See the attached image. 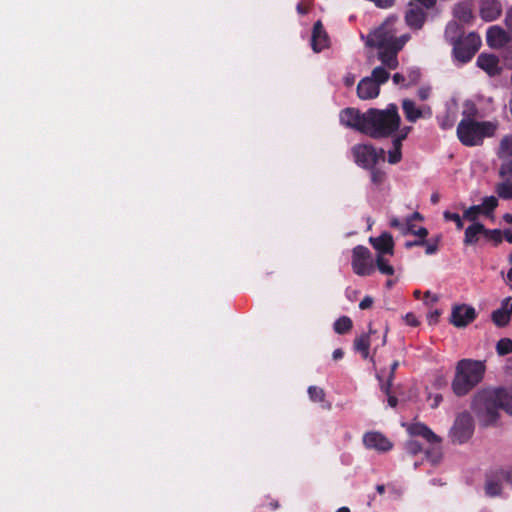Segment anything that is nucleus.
<instances>
[{
  "label": "nucleus",
  "mask_w": 512,
  "mask_h": 512,
  "mask_svg": "<svg viewBox=\"0 0 512 512\" xmlns=\"http://www.w3.org/2000/svg\"><path fill=\"white\" fill-rule=\"evenodd\" d=\"M437 119H438L439 126L442 129H449L454 125L455 120H456V115H455V112L448 110L446 115L439 116Z\"/></svg>",
  "instance_id": "473e14b6"
},
{
  "label": "nucleus",
  "mask_w": 512,
  "mask_h": 512,
  "mask_svg": "<svg viewBox=\"0 0 512 512\" xmlns=\"http://www.w3.org/2000/svg\"><path fill=\"white\" fill-rule=\"evenodd\" d=\"M376 263L377 269L385 275H393L394 268L389 264V261L383 255H377L374 261Z\"/></svg>",
  "instance_id": "c85d7f7f"
},
{
  "label": "nucleus",
  "mask_w": 512,
  "mask_h": 512,
  "mask_svg": "<svg viewBox=\"0 0 512 512\" xmlns=\"http://www.w3.org/2000/svg\"><path fill=\"white\" fill-rule=\"evenodd\" d=\"M480 211H481L480 206L469 207L467 210H465L463 217L470 221H474L477 218Z\"/></svg>",
  "instance_id": "37998d69"
},
{
  "label": "nucleus",
  "mask_w": 512,
  "mask_h": 512,
  "mask_svg": "<svg viewBox=\"0 0 512 512\" xmlns=\"http://www.w3.org/2000/svg\"><path fill=\"white\" fill-rule=\"evenodd\" d=\"M355 80H356V77L354 74L352 73H347L344 78H343V82L344 84L347 86V87H350L352 86L354 83H355Z\"/></svg>",
  "instance_id": "6e6d98bb"
},
{
  "label": "nucleus",
  "mask_w": 512,
  "mask_h": 512,
  "mask_svg": "<svg viewBox=\"0 0 512 512\" xmlns=\"http://www.w3.org/2000/svg\"><path fill=\"white\" fill-rule=\"evenodd\" d=\"M399 363L397 361H394L391 365V369H390V373H389V379H388V382L386 384H381V389L382 391H384L385 393H389L390 391V386H391V380L393 378V374L395 372V370L397 369Z\"/></svg>",
  "instance_id": "c03bdc74"
},
{
  "label": "nucleus",
  "mask_w": 512,
  "mask_h": 512,
  "mask_svg": "<svg viewBox=\"0 0 512 512\" xmlns=\"http://www.w3.org/2000/svg\"><path fill=\"white\" fill-rule=\"evenodd\" d=\"M500 175L512 177V158L502 162L500 167Z\"/></svg>",
  "instance_id": "a18cd8bd"
},
{
  "label": "nucleus",
  "mask_w": 512,
  "mask_h": 512,
  "mask_svg": "<svg viewBox=\"0 0 512 512\" xmlns=\"http://www.w3.org/2000/svg\"><path fill=\"white\" fill-rule=\"evenodd\" d=\"M404 320L410 326H414L415 327V326H417L419 324L418 319L416 318V316L413 313H407L404 316Z\"/></svg>",
  "instance_id": "603ef678"
},
{
  "label": "nucleus",
  "mask_w": 512,
  "mask_h": 512,
  "mask_svg": "<svg viewBox=\"0 0 512 512\" xmlns=\"http://www.w3.org/2000/svg\"><path fill=\"white\" fill-rule=\"evenodd\" d=\"M502 13V5L497 0H481L479 4L480 17L486 21L491 22L496 20Z\"/></svg>",
  "instance_id": "dca6fc26"
},
{
  "label": "nucleus",
  "mask_w": 512,
  "mask_h": 512,
  "mask_svg": "<svg viewBox=\"0 0 512 512\" xmlns=\"http://www.w3.org/2000/svg\"><path fill=\"white\" fill-rule=\"evenodd\" d=\"M463 34V26L460 25L457 21H450L445 29V37L452 44L458 40H460L461 35Z\"/></svg>",
  "instance_id": "a878e982"
},
{
  "label": "nucleus",
  "mask_w": 512,
  "mask_h": 512,
  "mask_svg": "<svg viewBox=\"0 0 512 512\" xmlns=\"http://www.w3.org/2000/svg\"><path fill=\"white\" fill-rule=\"evenodd\" d=\"M496 192L502 199H512V183L509 181L499 183L496 187Z\"/></svg>",
  "instance_id": "2f4dec72"
},
{
  "label": "nucleus",
  "mask_w": 512,
  "mask_h": 512,
  "mask_svg": "<svg viewBox=\"0 0 512 512\" xmlns=\"http://www.w3.org/2000/svg\"><path fill=\"white\" fill-rule=\"evenodd\" d=\"M498 156L502 160V162L512 158V135H507L502 138Z\"/></svg>",
  "instance_id": "bb28decb"
},
{
  "label": "nucleus",
  "mask_w": 512,
  "mask_h": 512,
  "mask_svg": "<svg viewBox=\"0 0 512 512\" xmlns=\"http://www.w3.org/2000/svg\"><path fill=\"white\" fill-rule=\"evenodd\" d=\"M388 404L391 407H395L397 404V399L394 396L388 394Z\"/></svg>",
  "instance_id": "680f3d73"
},
{
  "label": "nucleus",
  "mask_w": 512,
  "mask_h": 512,
  "mask_svg": "<svg viewBox=\"0 0 512 512\" xmlns=\"http://www.w3.org/2000/svg\"><path fill=\"white\" fill-rule=\"evenodd\" d=\"M405 119L410 123H415L420 119H429L432 116V108L427 104L417 105L410 99L404 98L401 102Z\"/></svg>",
  "instance_id": "f8f14e48"
},
{
  "label": "nucleus",
  "mask_w": 512,
  "mask_h": 512,
  "mask_svg": "<svg viewBox=\"0 0 512 512\" xmlns=\"http://www.w3.org/2000/svg\"><path fill=\"white\" fill-rule=\"evenodd\" d=\"M405 448H406L407 452H409L413 455L419 453L422 449L421 444L417 440H414V439L407 441Z\"/></svg>",
  "instance_id": "79ce46f5"
},
{
  "label": "nucleus",
  "mask_w": 512,
  "mask_h": 512,
  "mask_svg": "<svg viewBox=\"0 0 512 512\" xmlns=\"http://www.w3.org/2000/svg\"><path fill=\"white\" fill-rule=\"evenodd\" d=\"M369 242L377 251V255H390L394 254V241L391 234L384 232L379 237H370Z\"/></svg>",
  "instance_id": "f3484780"
},
{
  "label": "nucleus",
  "mask_w": 512,
  "mask_h": 512,
  "mask_svg": "<svg viewBox=\"0 0 512 512\" xmlns=\"http://www.w3.org/2000/svg\"><path fill=\"white\" fill-rule=\"evenodd\" d=\"M439 316H440V312L438 310L430 311L427 316L429 324L437 323Z\"/></svg>",
  "instance_id": "5fc2aeb1"
},
{
  "label": "nucleus",
  "mask_w": 512,
  "mask_h": 512,
  "mask_svg": "<svg viewBox=\"0 0 512 512\" xmlns=\"http://www.w3.org/2000/svg\"><path fill=\"white\" fill-rule=\"evenodd\" d=\"M507 27L512 31V6L508 9L505 17Z\"/></svg>",
  "instance_id": "13d9d810"
},
{
  "label": "nucleus",
  "mask_w": 512,
  "mask_h": 512,
  "mask_svg": "<svg viewBox=\"0 0 512 512\" xmlns=\"http://www.w3.org/2000/svg\"><path fill=\"white\" fill-rule=\"evenodd\" d=\"M483 237L488 240V241H491L493 242L495 245L499 244L502 242L503 238H504V231L502 232L501 230L499 229H493V230H490V229H486L484 227V234H483Z\"/></svg>",
  "instance_id": "7c9ffc66"
},
{
  "label": "nucleus",
  "mask_w": 512,
  "mask_h": 512,
  "mask_svg": "<svg viewBox=\"0 0 512 512\" xmlns=\"http://www.w3.org/2000/svg\"><path fill=\"white\" fill-rule=\"evenodd\" d=\"M417 96L421 101H426L431 96V87L430 86H422L417 90Z\"/></svg>",
  "instance_id": "49530a36"
},
{
  "label": "nucleus",
  "mask_w": 512,
  "mask_h": 512,
  "mask_svg": "<svg viewBox=\"0 0 512 512\" xmlns=\"http://www.w3.org/2000/svg\"><path fill=\"white\" fill-rule=\"evenodd\" d=\"M344 353L341 349L334 350L332 356L334 360H339L343 357Z\"/></svg>",
  "instance_id": "052dcab7"
},
{
  "label": "nucleus",
  "mask_w": 512,
  "mask_h": 512,
  "mask_svg": "<svg viewBox=\"0 0 512 512\" xmlns=\"http://www.w3.org/2000/svg\"><path fill=\"white\" fill-rule=\"evenodd\" d=\"M443 217L446 221H452L456 224V227L457 229H462L463 228V221L460 217L459 214L457 213H452V212H449V211H445L443 213Z\"/></svg>",
  "instance_id": "4c0bfd02"
},
{
  "label": "nucleus",
  "mask_w": 512,
  "mask_h": 512,
  "mask_svg": "<svg viewBox=\"0 0 512 512\" xmlns=\"http://www.w3.org/2000/svg\"><path fill=\"white\" fill-rule=\"evenodd\" d=\"M308 394L310 399L314 402H322L325 396L323 389L317 386H310L308 388Z\"/></svg>",
  "instance_id": "c9c22d12"
},
{
  "label": "nucleus",
  "mask_w": 512,
  "mask_h": 512,
  "mask_svg": "<svg viewBox=\"0 0 512 512\" xmlns=\"http://www.w3.org/2000/svg\"><path fill=\"white\" fill-rule=\"evenodd\" d=\"M376 490L379 494H383L384 491H385V486L384 485H377L376 486Z\"/></svg>",
  "instance_id": "774afa93"
},
{
  "label": "nucleus",
  "mask_w": 512,
  "mask_h": 512,
  "mask_svg": "<svg viewBox=\"0 0 512 512\" xmlns=\"http://www.w3.org/2000/svg\"><path fill=\"white\" fill-rule=\"evenodd\" d=\"M406 24L415 30H419L425 23L426 13L421 8H411L405 15Z\"/></svg>",
  "instance_id": "b1692460"
},
{
  "label": "nucleus",
  "mask_w": 512,
  "mask_h": 512,
  "mask_svg": "<svg viewBox=\"0 0 512 512\" xmlns=\"http://www.w3.org/2000/svg\"><path fill=\"white\" fill-rule=\"evenodd\" d=\"M429 400L431 401V404H430V405H431L433 408H435V407H437V406L441 403V401H442V396H441L440 394H435V395H433V396H430V397H429Z\"/></svg>",
  "instance_id": "4d7b16f0"
},
{
  "label": "nucleus",
  "mask_w": 512,
  "mask_h": 512,
  "mask_svg": "<svg viewBox=\"0 0 512 512\" xmlns=\"http://www.w3.org/2000/svg\"><path fill=\"white\" fill-rule=\"evenodd\" d=\"M420 78V71L418 68H410L408 69L406 79L408 81L409 86L416 84Z\"/></svg>",
  "instance_id": "ea45409f"
},
{
  "label": "nucleus",
  "mask_w": 512,
  "mask_h": 512,
  "mask_svg": "<svg viewBox=\"0 0 512 512\" xmlns=\"http://www.w3.org/2000/svg\"><path fill=\"white\" fill-rule=\"evenodd\" d=\"M363 443L367 449L378 452H387L392 448V443L379 432H368L363 437Z\"/></svg>",
  "instance_id": "2eb2a0df"
},
{
  "label": "nucleus",
  "mask_w": 512,
  "mask_h": 512,
  "mask_svg": "<svg viewBox=\"0 0 512 512\" xmlns=\"http://www.w3.org/2000/svg\"><path fill=\"white\" fill-rule=\"evenodd\" d=\"M385 178V174L379 170H372L371 172V181L374 184H381Z\"/></svg>",
  "instance_id": "8fccbe9b"
},
{
  "label": "nucleus",
  "mask_w": 512,
  "mask_h": 512,
  "mask_svg": "<svg viewBox=\"0 0 512 512\" xmlns=\"http://www.w3.org/2000/svg\"><path fill=\"white\" fill-rule=\"evenodd\" d=\"M390 225L394 228H398L403 234H407L409 231H411L410 220H407L405 223H403L397 218H392L390 220Z\"/></svg>",
  "instance_id": "e433bc0d"
},
{
  "label": "nucleus",
  "mask_w": 512,
  "mask_h": 512,
  "mask_svg": "<svg viewBox=\"0 0 512 512\" xmlns=\"http://www.w3.org/2000/svg\"><path fill=\"white\" fill-rule=\"evenodd\" d=\"M507 282H508V284L510 285V287L512 289V268L509 270V272L507 274Z\"/></svg>",
  "instance_id": "69168bd1"
},
{
  "label": "nucleus",
  "mask_w": 512,
  "mask_h": 512,
  "mask_svg": "<svg viewBox=\"0 0 512 512\" xmlns=\"http://www.w3.org/2000/svg\"><path fill=\"white\" fill-rule=\"evenodd\" d=\"M499 409L512 415V390L486 388L475 394L472 410L484 424L495 422Z\"/></svg>",
  "instance_id": "f03ea898"
},
{
  "label": "nucleus",
  "mask_w": 512,
  "mask_h": 512,
  "mask_svg": "<svg viewBox=\"0 0 512 512\" xmlns=\"http://www.w3.org/2000/svg\"><path fill=\"white\" fill-rule=\"evenodd\" d=\"M374 259L368 248L358 245L352 250L351 266L358 276H369L375 271Z\"/></svg>",
  "instance_id": "9d476101"
},
{
  "label": "nucleus",
  "mask_w": 512,
  "mask_h": 512,
  "mask_svg": "<svg viewBox=\"0 0 512 512\" xmlns=\"http://www.w3.org/2000/svg\"><path fill=\"white\" fill-rule=\"evenodd\" d=\"M477 65L490 76L498 75L501 72L499 59L493 54H480L477 58Z\"/></svg>",
  "instance_id": "aec40b11"
},
{
  "label": "nucleus",
  "mask_w": 512,
  "mask_h": 512,
  "mask_svg": "<svg viewBox=\"0 0 512 512\" xmlns=\"http://www.w3.org/2000/svg\"><path fill=\"white\" fill-rule=\"evenodd\" d=\"M392 69L381 64L376 66L370 76L364 77L357 85V95L361 100H371L378 97L380 86L390 78Z\"/></svg>",
  "instance_id": "423d86ee"
},
{
  "label": "nucleus",
  "mask_w": 512,
  "mask_h": 512,
  "mask_svg": "<svg viewBox=\"0 0 512 512\" xmlns=\"http://www.w3.org/2000/svg\"><path fill=\"white\" fill-rule=\"evenodd\" d=\"M407 431L411 436L421 437L433 445L432 449L427 451V458L432 464H437L441 459L440 438L430 428L420 422L409 424Z\"/></svg>",
  "instance_id": "0eeeda50"
},
{
  "label": "nucleus",
  "mask_w": 512,
  "mask_h": 512,
  "mask_svg": "<svg viewBox=\"0 0 512 512\" xmlns=\"http://www.w3.org/2000/svg\"><path fill=\"white\" fill-rule=\"evenodd\" d=\"M481 45V38L478 34L469 33L464 39L453 43V55L460 63L469 62Z\"/></svg>",
  "instance_id": "1a4fd4ad"
},
{
  "label": "nucleus",
  "mask_w": 512,
  "mask_h": 512,
  "mask_svg": "<svg viewBox=\"0 0 512 512\" xmlns=\"http://www.w3.org/2000/svg\"><path fill=\"white\" fill-rule=\"evenodd\" d=\"M421 244H422V246L425 247V252L428 255H432V254L436 253V251L438 250V239H436L434 241L421 240Z\"/></svg>",
  "instance_id": "a19ab883"
},
{
  "label": "nucleus",
  "mask_w": 512,
  "mask_h": 512,
  "mask_svg": "<svg viewBox=\"0 0 512 512\" xmlns=\"http://www.w3.org/2000/svg\"><path fill=\"white\" fill-rule=\"evenodd\" d=\"M399 26L398 19L390 17L365 38L366 45L378 49V59L381 64L390 69L398 67V53L410 40L409 34L397 36Z\"/></svg>",
  "instance_id": "f257e3e1"
},
{
  "label": "nucleus",
  "mask_w": 512,
  "mask_h": 512,
  "mask_svg": "<svg viewBox=\"0 0 512 512\" xmlns=\"http://www.w3.org/2000/svg\"><path fill=\"white\" fill-rule=\"evenodd\" d=\"M408 233L414 234L415 236L419 237L420 240H425V238L428 235V230L426 228H424V227H420L418 229H414L413 225L411 224V231H409Z\"/></svg>",
  "instance_id": "3c124183"
},
{
  "label": "nucleus",
  "mask_w": 512,
  "mask_h": 512,
  "mask_svg": "<svg viewBox=\"0 0 512 512\" xmlns=\"http://www.w3.org/2000/svg\"><path fill=\"white\" fill-rule=\"evenodd\" d=\"M497 204V199L494 196H489L485 197L482 201V204L479 206L481 209H485L486 211H492L496 208Z\"/></svg>",
  "instance_id": "58836bf2"
},
{
  "label": "nucleus",
  "mask_w": 512,
  "mask_h": 512,
  "mask_svg": "<svg viewBox=\"0 0 512 512\" xmlns=\"http://www.w3.org/2000/svg\"><path fill=\"white\" fill-rule=\"evenodd\" d=\"M499 355H507L512 352V340L509 338L500 339L496 345Z\"/></svg>",
  "instance_id": "72a5a7b5"
},
{
  "label": "nucleus",
  "mask_w": 512,
  "mask_h": 512,
  "mask_svg": "<svg viewBox=\"0 0 512 512\" xmlns=\"http://www.w3.org/2000/svg\"><path fill=\"white\" fill-rule=\"evenodd\" d=\"M500 492H501V485L499 484V482L494 481V480H487L486 485H485V493L488 496L495 497V496L500 495Z\"/></svg>",
  "instance_id": "f704fd0d"
},
{
  "label": "nucleus",
  "mask_w": 512,
  "mask_h": 512,
  "mask_svg": "<svg viewBox=\"0 0 512 512\" xmlns=\"http://www.w3.org/2000/svg\"><path fill=\"white\" fill-rule=\"evenodd\" d=\"M453 16L463 24H470L473 19V8L470 2H461L454 6Z\"/></svg>",
  "instance_id": "5701e85b"
},
{
  "label": "nucleus",
  "mask_w": 512,
  "mask_h": 512,
  "mask_svg": "<svg viewBox=\"0 0 512 512\" xmlns=\"http://www.w3.org/2000/svg\"><path fill=\"white\" fill-rule=\"evenodd\" d=\"M504 238L506 239L507 242L512 244V228L504 230Z\"/></svg>",
  "instance_id": "bf43d9fd"
},
{
  "label": "nucleus",
  "mask_w": 512,
  "mask_h": 512,
  "mask_svg": "<svg viewBox=\"0 0 512 512\" xmlns=\"http://www.w3.org/2000/svg\"><path fill=\"white\" fill-rule=\"evenodd\" d=\"M486 41L491 48H500L510 41V37L503 28L495 25L487 30Z\"/></svg>",
  "instance_id": "6ab92c4d"
},
{
  "label": "nucleus",
  "mask_w": 512,
  "mask_h": 512,
  "mask_svg": "<svg viewBox=\"0 0 512 512\" xmlns=\"http://www.w3.org/2000/svg\"><path fill=\"white\" fill-rule=\"evenodd\" d=\"M297 11L299 14H306L308 9L305 8L301 3L297 5Z\"/></svg>",
  "instance_id": "e2e57ef3"
},
{
  "label": "nucleus",
  "mask_w": 512,
  "mask_h": 512,
  "mask_svg": "<svg viewBox=\"0 0 512 512\" xmlns=\"http://www.w3.org/2000/svg\"><path fill=\"white\" fill-rule=\"evenodd\" d=\"M439 300V297L437 294L432 293L431 291H426L424 293V304L427 306L433 305Z\"/></svg>",
  "instance_id": "09e8293b"
},
{
  "label": "nucleus",
  "mask_w": 512,
  "mask_h": 512,
  "mask_svg": "<svg viewBox=\"0 0 512 512\" xmlns=\"http://www.w3.org/2000/svg\"><path fill=\"white\" fill-rule=\"evenodd\" d=\"M512 315V298L503 301L502 306L493 312L492 320L497 326H505Z\"/></svg>",
  "instance_id": "4be33fe9"
},
{
  "label": "nucleus",
  "mask_w": 512,
  "mask_h": 512,
  "mask_svg": "<svg viewBox=\"0 0 512 512\" xmlns=\"http://www.w3.org/2000/svg\"><path fill=\"white\" fill-rule=\"evenodd\" d=\"M484 361L462 359L456 365V372L452 381V390L457 396H464L478 385L485 374Z\"/></svg>",
  "instance_id": "20e7f679"
},
{
  "label": "nucleus",
  "mask_w": 512,
  "mask_h": 512,
  "mask_svg": "<svg viewBox=\"0 0 512 512\" xmlns=\"http://www.w3.org/2000/svg\"><path fill=\"white\" fill-rule=\"evenodd\" d=\"M352 327V321L349 317L343 316L337 319L334 323V330L338 334H343L349 331Z\"/></svg>",
  "instance_id": "c756f323"
},
{
  "label": "nucleus",
  "mask_w": 512,
  "mask_h": 512,
  "mask_svg": "<svg viewBox=\"0 0 512 512\" xmlns=\"http://www.w3.org/2000/svg\"><path fill=\"white\" fill-rule=\"evenodd\" d=\"M484 234V225L481 223H473L465 230L464 244L474 245L479 241L480 236Z\"/></svg>",
  "instance_id": "393cba45"
},
{
  "label": "nucleus",
  "mask_w": 512,
  "mask_h": 512,
  "mask_svg": "<svg viewBox=\"0 0 512 512\" xmlns=\"http://www.w3.org/2000/svg\"><path fill=\"white\" fill-rule=\"evenodd\" d=\"M373 304V298L370 296H366L362 299V301L359 304L360 309H368Z\"/></svg>",
  "instance_id": "864d4df0"
},
{
  "label": "nucleus",
  "mask_w": 512,
  "mask_h": 512,
  "mask_svg": "<svg viewBox=\"0 0 512 512\" xmlns=\"http://www.w3.org/2000/svg\"><path fill=\"white\" fill-rule=\"evenodd\" d=\"M498 128L496 121H475L463 119L457 127V136L465 146H476L482 143L485 137H492Z\"/></svg>",
  "instance_id": "39448f33"
},
{
  "label": "nucleus",
  "mask_w": 512,
  "mask_h": 512,
  "mask_svg": "<svg viewBox=\"0 0 512 512\" xmlns=\"http://www.w3.org/2000/svg\"><path fill=\"white\" fill-rule=\"evenodd\" d=\"M419 245H421V246H422V244H421V240H416V241H414V242H408V243L406 244V246H407V247H411V246H419Z\"/></svg>",
  "instance_id": "338daca9"
},
{
  "label": "nucleus",
  "mask_w": 512,
  "mask_h": 512,
  "mask_svg": "<svg viewBox=\"0 0 512 512\" xmlns=\"http://www.w3.org/2000/svg\"><path fill=\"white\" fill-rule=\"evenodd\" d=\"M329 39L328 35L325 32L322 23L317 21L314 24L311 38V46L314 52H320L326 47H328Z\"/></svg>",
  "instance_id": "412c9836"
},
{
  "label": "nucleus",
  "mask_w": 512,
  "mask_h": 512,
  "mask_svg": "<svg viewBox=\"0 0 512 512\" xmlns=\"http://www.w3.org/2000/svg\"><path fill=\"white\" fill-rule=\"evenodd\" d=\"M503 219H504V221H505L506 223H508V224H512V215H511V214H508V213H507V214H505V215L503 216Z\"/></svg>",
  "instance_id": "0e129e2a"
},
{
  "label": "nucleus",
  "mask_w": 512,
  "mask_h": 512,
  "mask_svg": "<svg viewBox=\"0 0 512 512\" xmlns=\"http://www.w3.org/2000/svg\"><path fill=\"white\" fill-rule=\"evenodd\" d=\"M392 80H393L395 85H400L402 87H408L409 86L408 81L406 79V76L404 74L395 73L392 76Z\"/></svg>",
  "instance_id": "de8ad7c7"
},
{
  "label": "nucleus",
  "mask_w": 512,
  "mask_h": 512,
  "mask_svg": "<svg viewBox=\"0 0 512 512\" xmlns=\"http://www.w3.org/2000/svg\"><path fill=\"white\" fill-rule=\"evenodd\" d=\"M366 135L378 139L399 132L401 117L398 107L391 103L385 109L371 108L366 111Z\"/></svg>",
  "instance_id": "7ed1b4c3"
},
{
  "label": "nucleus",
  "mask_w": 512,
  "mask_h": 512,
  "mask_svg": "<svg viewBox=\"0 0 512 512\" xmlns=\"http://www.w3.org/2000/svg\"><path fill=\"white\" fill-rule=\"evenodd\" d=\"M340 123L345 127L354 129L366 134L367 119L366 112L361 113L354 108L343 109L339 114Z\"/></svg>",
  "instance_id": "ddd939ff"
},
{
  "label": "nucleus",
  "mask_w": 512,
  "mask_h": 512,
  "mask_svg": "<svg viewBox=\"0 0 512 512\" xmlns=\"http://www.w3.org/2000/svg\"><path fill=\"white\" fill-rule=\"evenodd\" d=\"M370 347L369 334H362L354 341V348L357 352L361 353L363 358H368Z\"/></svg>",
  "instance_id": "cd10ccee"
},
{
  "label": "nucleus",
  "mask_w": 512,
  "mask_h": 512,
  "mask_svg": "<svg viewBox=\"0 0 512 512\" xmlns=\"http://www.w3.org/2000/svg\"><path fill=\"white\" fill-rule=\"evenodd\" d=\"M411 131V127L404 126L399 130L396 138L393 140V147L388 151V162L390 164H397L402 158L401 145Z\"/></svg>",
  "instance_id": "a211bd4d"
},
{
  "label": "nucleus",
  "mask_w": 512,
  "mask_h": 512,
  "mask_svg": "<svg viewBox=\"0 0 512 512\" xmlns=\"http://www.w3.org/2000/svg\"><path fill=\"white\" fill-rule=\"evenodd\" d=\"M476 317V311L466 304L455 305L452 308L450 322L458 328L466 327Z\"/></svg>",
  "instance_id": "4468645a"
},
{
  "label": "nucleus",
  "mask_w": 512,
  "mask_h": 512,
  "mask_svg": "<svg viewBox=\"0 0 512 512\" xmlns=\"http://www.w3.org/2000/svg\"><path fill=\"white\" fill-rule=\"evenodd\" d=\"M351 153L355 163L366 169H372L384 158V150L370 144H356L351 148Z\"/></svg>",
  "instance_id": "6e6552de"
},
{
  "label": "nucleus",
  "mask_w": 512,
  "mask_h": 512,
  "mask_svg": "<svg viewBox=\"0 0 512 512\" xmlns=\"http://www.w3.org/2000/svg\"><path fill=\"white\" fill-rule=\"evenodd\" d=\"M473 421L468 412L460 413L450 431V437L455 443L466 442L473 434Z\"/></svg>",
  "instance_id": "9b49d317"
}]
</instances>
